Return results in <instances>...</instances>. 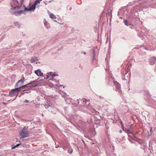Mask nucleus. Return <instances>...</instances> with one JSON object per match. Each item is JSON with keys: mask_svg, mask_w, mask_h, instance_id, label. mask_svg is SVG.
<instances>
[{"mask_svg": "<svg viewBox=\"0 0 156 156\" xmlns=\"http://www.w3.org/2000/svg\"><path fill=\"white\" fill-rule=\"evenodd\" d=\"M76 103L79 106V110L85 113H88L87 110H88L91 113H95L97 115H99V113L91 107L89 101H87L86 99H77Z\"/></svg>", "mask_w": 156, "mask_h": 156, "instance_id": "nucleus-1", "label": "nucleus"}, {"mask_svg": "<svg viewBox=\"0 0 156 156\" xmlns=\"http://www.w3.org/2000/svg\"><path fill=\"white\" fill-rule=\"evenodd\" d=\"M24 0H10V5L12 8L10 9V12L11 14L15 16L17 15L16 13L17 12L16 10L21 9Z\"/></svg>", "mask_w": 156, "mask_h": 156, "instance_id": "nucleus-2", "label": "nucleus"}, {"mask_svg": "<svg viewBox=\"0 0 156 156\" xmlns=\"http://www.w3.org/2000/svg\"><path fill=\"white\" fill-rule=\"evenodd\" d=\"M139 6L137 5L136 6H133L131 9L129 13V17L131 21L135 22L139 20V18L137 17L138 16V9H139Z\"/></svg>", "mask_w": 156, "mask_h": 156, "instance_id": "nucleus-3", "label": "nucleus"}, {"mask_svg": "<svg viewBox=\"0 0 156 156\" xmlns=\"http://www.w3.org/2000/svg\"><path fill=\"white\" fill-rule=\"evenodd\" d=\"M20 91V90L19 87L16 88L14 89H12L9 92V94L8 95V96H10L11 97H14L16 96H17L18 93Z\"/></svg>", "mask_w": 156, "mask_h": 156, "instance_id": "nucleus-4", "label": "nucleus"}, {"mask_svg": "<svg viewBox=\"0 0 156 156\" xmlns=\"http://www.w3.org/2000/svg\"><path fill=\"white\" fill-rule=\"evenodd\" d=\"M58 93L61 94L63 97L65 98V99L66 104H69L71 102L72 99L67 96V94L66 93H64L62 91L60 90L58 91Z\"/></svg>", "mask_w": 156, "mask_h": 156, "instance_id": "nucleus-5", "label": "nucleus"}, {"mask_svg": "<svg viewBox=\"0 0 156 156\" xmlns=\"http://www.w3.org/2000/svg\"><path fill=\"white\" fill-rule=\"evenodd\" d=\"M24 7V9L23 10H21L20 11H17V12L16 13V14H17L16 16L18 15H20L23 14H25V12L27 11H32L30 9V5H28L27 7H26L25 6L23 5Z\"/></svg>", "mask_w": 156, "mask_h": 156, "instance_id": "nucleus-6", "label": "nucleus"}, {"mask_svg": "<svg viewBox=\"0 0 156 156\" xmlns=\"http://www.w3.org/2000/svg\"><path fill=\"white\" fill-rule=\"evenodd\" d=\"M128 13V10L126 8L124 9H121L119 11H118V16H119L120 15H122L123 16H126L127 15Z\"/></svg>", "mask_w": 156, "mask_h": 156, "instance_id": "nucleus-7", "label": "nucleus"}, {"mask_svg": "<svg viewBox=\"0 0 156 156\" xmlns=\"http://www.w3.org/2000/svg\"><path fill=\"white\" fill-rule=\"evenodd\" d=\"M58 76V75H57L54 74L52 72H50L49 73V75H47L44 76V79H48L49 78L50 76H51V78H52V80L53 81H55L56 82H57L58 81V80H57V81L56 80L54 79V77Z\"/></svg>", "mask_w": 156, "mask_h": 156, "instance_id": "nucleus-8", "label": "nucleus"}, {"mask_svg": "<svg viewBox=\"0 0 156 156\" xmlns=\"http://www.w3.org/2000/svg\"><path fill=\"white\" fill-rule=\"evenodd\" d=\"M40 0H36L33 4L31 5V3H30L28 5H30V7L32 11H34L36 8V6L38 3H40Z\"/></svg>", "mask_w": 156, "mask_h": 156, "instance_id": "nucleus-9", "label": "nucleus"}, {"mask_svg": "<svg viewBox=\"0 0 156 156\" xmlns=\"http://www.w3.org/2000/svg\"><path fill=\"white\" fill-rule=\"evenodd\" d=\"M20 135L21 138L27 137L29 136L28 132V131H23L22 130L20 132Z\"/></svg>", "mask_w": 156, "mask_h": 156, "instance_id": "nucleus-10", "label": "nucleus"}, {"mask_svg": "<svg viewBox=\"0 0 156 156\" xmlns=\"http://www.w3.org/2000/svg\"><path fill=\"white\" fill-rule=\"evenodd\" d=\"M25 78L24 77H22L21 79L19 80L15 85L16 87H21V86L22 85L24 81Z\"/></svg>", "mask_w": 156, "mask_h": 156, "instance_id": "nucleus-11", "label": "nucleus"}, {"mask_svg": "<svg viewBox=\"0 0 156 156\" xmlns=\"http://www.w3.org/2000/svg\"><path fill=\"white\" fill-rule=\"evenodd\" d=\"M93 56L92 58V64L93 65L95 66H98V65L97 64V61L96 60L95 56V51L94 49L93 50Z\"/></svg>", "mask_w": 156, "mask_h": 156, "instance_id": "nucleus-12", "label": "nucleus"}, {"mask_svg": "<svg viewBox=\"0 0 156 156\" xmlns=\"http://www.w3.org/2000/svg\"><path fill=\"white\" fill-rule=\"evenodd\" d=\"M114 83L116 88V90L118 91L119 93L121 92V90L120 89V85L119 83L116 81H115V80H114Z\"/></svg>", "mask_w": 156, "mask_h": 156, "instance_id": "nucleus-13", "label": "nucleus"}, {"mask_svg": "<svg viewBox=\"0 0 156 156\" xmlns=\"http://www.w3.org/2000/svg\"><path fill=\"white\" fill-rule=\"evenodd\" d=\"M38 79H37L35 80L30 81V83L32 87H36L38 85Z\"/></svg>", "mask_w": 156, "mask_h": 156, "instance_id": "nucleus-14", "label": "nucleus"}, {"mask_svg": "<svg viewBox=\"0 0 156 156\" xmlns=\"http://www.w3.org/2000/svg\"><path fill=\"white\" fill-rule=\"evenodd\" d=\"M34 73L38 76H43V73L41 72L40 69H38L34 71Z\"/></svg>", "mask_w": 156, "mask_h": 156, "instance_id": "nucleus-15", "label": "nucleus"}, {"mask_svg": "<svg viewBox=\"0 0 156 156\" xmlns=\"http://www.w3.org/2000/svg\"><path fill=\"white\" fill-rule=\"evenodd\" d=\"M131 126L130 125H129L127 126L126 128H125V129H123V130L125 131L127 134H131L132 132L130 131Z\"/></svg>", "mask_w": 156, "mask_h": 156, "instance_id": "nucleus-16", "label": "nucleus"}, {"mask_svg": "<svg viewBox=\"0 0 156 156\" xmlns=\"http://www.w3.org/2000/svg\"><path fill=\"white\" fill-rule=\"evenodd\" d=\"M94 116L93 115H91L90 116V120H88L87 122L90 124L93 123V119L94 118Z\"/></svg>", "mask_w": 156, "mask_h": 156, "instance_id": "nucleus-17", "label": "nucleus"}, {"mask_svg": "<svg viewBox=\"0 0 156 156\" xmlns=\"http://www.w3.org/2000/svg\"><path fill=\"white\" fill-rule=\"evenodd\" d=\"M131 134H132L131 135H128V139H129V138H130V139H133V140H136V139H137V138L132 133Z\"/></svg>", "mask_w": 156, "mask_h": 156, "instance_id": "nucleus-18", "label": "nucleus"}, {"mask_svg": "<svg viewBox=\"0 0 156 156\" xmlns=\"http://www.w3.org/2000/svg\"><path fill=\"white\" fill-rule=\"evenodd\" d=\"M48 13L49 14L50 17L51 18L54 19H56V16L53 13H51L49 11H48Z\"/></svg>", "mask_w": 156, "mask_h": 156, "instance_id": "nucleus-19", "label": "nucleus"}, {"mask_svg": "<svg viewBox=\"0 0 156 156\" xmlns=\"http://www.w3.org/2000/svg\"><path fill=\"white\" fill-rule=\"evenodd\" d=\"M156 60V58L154 57L150 61V63L151 65H153L155 63V61Z\"/></svg>", "mask_w": 156, "mask_h": 156, "instance_id": "nucleus-20", "label": "nucleus"}, {"mask_svg": "<svg viewBox=\"0 0 156 156\" xmlns=\"http://www.w3.org/2000/svg\"><path fill=\"white\" fill-rule=\"evenodd\" d=\"M29 85V84H27L26 85H24L22 86L21 87H19L20 89V90H21V89H25L26 88H28V85Z\"/></svg>", "mask_w": 156, "mask_h": 156, "instance_id": "nucleus-21", "label": "nucleus"}, {"mask_svg": "<svg viewBox=\"0 0 156 156\" xmlns=\"http://www.w3.org/2000/svg\"><path fill=\"white\" fill-rule=\"evenodd\" d=\"M65 113L66 114H67L68 113L69 110L67 107H65L63 108Z\"/></svg>", "mask_w": 156, "mask_h": 156, "instance_id": "nucleus-22", "label": "nucleus"}, {"mask_svg": "<svg viewBox=\"0 0 156 156\" xmlns=\"http://www.w3.org/2000/svg\"><path fill=\"white\" fill-rule=\"evenodd\" d=\"M123 22H124L125 24L127 26L131 25V24L127 20H124Z\"/></svg>", "mask_w": 156, "mask_h": 156, "instance_id": "nucleus-23", "label": "nucleus"}, {"mask_svg": "<svg viewBox=\"0 0 156 156\" xmlns=\"http://www.w3.org/2000/svg\"><path fill=\"white\" fill-rule=\"evenodd\" d=\"M36 60H37V59L35 57H32L31 58L30 62L31 63H34V62Z\"/></svg>", "mask_w": 156, "mask_h": 156, "instance_id": "nucleus-24", "label": "nucleus"}, {"mask_svg": "<svg viewBox=\"0 0 156 156\" xmlns=\"http://www.w3.org/2000/svg\"><path fill=\"white\" fill-rule=\"evenodd\" d=\"M136 140L138 142V143L140 144H143L144 141V140H143L137 138V139H136Z\"/></svg>", "mask_w": 156, "mask_h": 156, "instance_id": "nucleus-25", "label": "nucleus"}, {"mask_svg": "<svg viewBox=\"0 0 156 156\" xmlns=\"http://www.w3.org/2000/svg\"><path fill=\"white\" fill-rule=\"evenodd\" d=\"M106 15L108 16H111V17H112V10H110V12L108 11V12L107 13Z\"/></svg>", "mask_w": 156, "mask_h": 156, "instance_id": "nucleus-26", "label": "nucleus"}, {"mask_svg": "<svg viewBox=\"0 0 156 156\" xmlns=\"http://www.w3.org/2000/svg\"><path fill=\"white\" fill-rule=\"evenodd\" d=\"M73 152V151L72 149H69L67 151L68 153H69V154L72 153Z\"/></svg>", "mask_w": 156, "mask_h": 156, "instance_id": "nucleus-27", "label": "nucleus"}, {"mask_svg": "<svg viewBox=\"0 0 156 156\" xmlns=\"http://www.w3.org/2000/svg\"><path fill=\"white\" fill-rule=\"evenodd\" d=\"M28 127L26 126H24L22 130H23V131H27V128Z\"/></svg>", "mask_w": 156, "mask_h": 156, "instance_id": "nucleus-28", "label": "nucleus"}, {"mask_svg": "<svg viewBox=\"0 0 156 156\" xmlns=\"http://www.w3.org/2000/svg\"><path fill=\"white\" fill-rule=\"evenodd\" d=\"M125 75H123V79L124 80H126V75L127 74V73H128V72L127 71V72H126V71H125Z\"/></svg>", "mask_w": 156, "mask_h": 156, "instance_id": "nucleus-29", "label": "nucleus"}, {"mask_svg": "<svg viewBox=\"0 0 156 156\" xmlns=\"http://www.w3.org/2000/svg\"><path fill=\"white\" fill-rule=\"evenodd\" d=\"M80 123L83 125V126H85L86 125V123L85 122L80 121Z\"/></svg>", "mask_w": 156, "mask_h": 156, "instance_id": "nucleus-30", "label": "nucleus"}, {"mask_svg": "<svg viewBox=\"0 0 156 156\" xmlns=\"http://www.w3.org/2000/svg\"><path fill=\"white\" fill-rule=\"evenodd\" d=\"M129 140L130 142H131V143H134V140H133V139H130V138H129Z\"/></svg>", "mask_w": 156, "mask_h": 156, "instance_id": "nucleus-31", "label": "nucleus"}, {"mask_svg": "<svg viewBox=\"0 0 156 156\" xmlns=\"http://www.w3.org/2000/svg\"><path fill=\"white\" fill-rule=\"evenodd\" d=\"M27 84H29V85H28V88L30 89L32 88V87L31 86V84L30 82L28 83Z\"/></svg>", "mask_w": 156, "mask_h": 156, "instance_id": "nucleus-32", "label": "nucleus"}, {"mask_svg": "<svg viewBox=\"0 0 156 156\" xmlns=\"http://www.w3.org/2000/svg\"><path fill=\"white\" fill-rule=\"evenodd\" d=\"M25 91H26L25 90H24L23 91H21V94L23 95V94H25V93H27L28 92H25Z\"/></svg>", "mask_w": 156, "mask_h": 156, "instance_id": "nucleus-33", "label": "nucleus"}, {"mask_svg": "<svg viewBox=\"0 0 156 156\" xmlns=\"http://www.w3.org/2000/svg\"><path fill=\"white\" fill-rule=\"evenodd\" d=\"M30 101H29L28 100H25L24 102H23V103H29V102Z\"/></svg>", "mask_w": 156, "mask_h": 156, "instance_id": "nucleus-34", "label": "nucleus"}, {"mask_svg": "<svg viewBox=\"0 0 156 156\" xmlns=\"http://www.w3.org/2000/svg\"><path fill=\"white\" fill-rule=\"evenodd\" d=\"M129 27L131 28V29L133 28L134 27V25H132L131 24V25H129Z\"/></svg>", "mask_w": 156, "mask_h": 156, "instance_id": "nucleus-35", "label": "nucleus"}, {"mask_svg": "<svg viewBox=\"0 0 156 156\" xmlns=\"http://www.w3.org/2000/svg\"><path fill=\"white\" fill-rule=\"evenodd\" d=\"M16 147H17L16 145H12V149H13L15 148Z\"/></svg>", "mask_w": 156, "mask_h": 156, "instance_id": "nucleus-36", "label": "nucleus"}, {"mask_svg": "<svg viewBox=\"0 0 156 156\" xmlns=\"http://www.w3.org/2000/svg\"><path fill=\"white\" fill-rule=\"evenodd\" d=\"M14 23L15 26L19 25V23L18 22H15Z\"/></svg>", "mask_w": 156, "mask_h": 156, "instance_id": "nucleus-37", "label": "nucleus"}, {"mask_svg": "<svg viewBox=\"0 0 156 156\" xmlns=\"http://www.w3.org/2000/svg\"><path fill=\"white\" fill-rule=\"evenodd\" d=\"M50 106L48 105V104H46L45 105V108H48V107H49Z\"/></svg>", "mask_w": 156, "mask_h": 156, "instance_id": "nucleus-38", "label": "nucleus"}, {"mask_svg": "<svg viewBox=\"0 0 156 156\" xmlns=\"http://www.w3.org/2000/svg\"><path fill=\"white\" fill-rule=\"evenodd\" d=\"M43 79H41L40 80H38V83H41L43 82Z\"/></svg>", "mask_w": 156, "mask_h": 156, "instance_id": "nucleus-39", "label": "nucleus"}, {"mask_svg": "<svg viewBox=\"0 0 156 156\" xmlns=\"http://www.w3.org/2000/svg\"><path fill=\"white\" fill-rule=\"evenodd\" d=\"M21 144H22V143H20V144H18L16 146V147H17L20 146V145H21Z\"/></svg>", "mask_w": 156, "mask_h": 156, "instance_id": "nucleus-40", "label": "nucleus"}, {"mask_svg": "<svg viewBox=\"0 0 156 156\" xmlns=\"http://www.w3.org/2000/svg\"><path fill=\"white\" fill-rule=\"evenodd\" d=\"M130 73L129 72V73H128V75L129 76V78H130Z\"/></svg>", "mask_w": 156, "mask_h": 156, "instance_id": "nucleus-41", "label": "nucleus"}, {"mask_svg": "<svg viewBox=\"0 0 156 156\" xmlns=\"http://www.w3.org/2000/svg\"><path fill=\"white\" fill-rule=\"evenodd\" d=\"M138 34V36L140 37H141L142 36V35L140 34Z\"/></svg>", "mask_w": 156, "mask_h": 156, "instance_id": "nucleus-42", "label": "nucleus"}, {"mask_svg": "<svg viewBox=\"0 0 156 156\" xmlns=\"http://www.w3.org/2000/svg\"><path fill=\"white\" fill-rule=\"evenodd\" d=\"M82 53L84 54H86V52L84 51H82Z\"/></svg>", "mask_w": 156, "mask_h": 156, "instance_id": "nucleus-43", "label": "nucleus"}, {"mask_svg": "<svg viewBox=\"0 0 156 156\" xmlns=\"http://www.w3.org/2000/svg\"><path fill=\"white\" fill-rule=\"evenodd\" d=\"M59 145H57V146H56V147H55V148H57L58 147H59Z\"/></svg>", "mask_w": 156, "mask_h": 156, "instance_id": "nucleus-44", "label": "nucleus"}, {"mask_svg": "<svg viewBox=\"0 0 156 156\" xmlns=\"http://www.w3.org/2000/svg\"><path fill=\"white\" fill-rule=\"evenodd\" d=\"M122 130H120L119 131V132L120 133H122Z\"/></svg>", "mask_w": 156, "mask_h": 156, "instance_id": "nucleus-45", "label": "nucleus"}, {"mask_svg": "<svg viewBox=\"0 0 156 156\" xmlns=\"http://www.w3.org/2000/svg\"><path fill=\"white\" fill-rule=\"evenodd\" d=\"M16 141L17 142L18 141V139L17 138H16Z\"/></svg>", "mask_w": 156, "mask_h": 156, "instance_id": "nucleus-46", "label": "nucleus"}, {"mask_svg": "<svg viewBox=\"0 0 156 156\" xmlns=\"http://www.w3.org/2000/svg\"><path fill=\"white\" fill-rule=\"evenodd\" d=\"M152 130V128L151 127L150 129V131L151 132Z\"/></svg>", "mask_w": 156, "mask_h": 156, "instance_id": "nucleus-47", "label": "nucleus"}, {"mask_svg": "<svg viewBox=\"0 0 156 156\" xmlns=\"http://www.w3.org/2000/svg\"><path fill=\"white\" fill-rule=\"evenodd\" d=\"M114 111L115 112L116 111V110L115 109H114Z\"/></svg>", "mask_w": 156, "mask_h": 156, "instance_id": "nucleus-48", "label": "nucleus"}, {"mask_svg": "<svg viewBox=\"0 0 156 156\" xmlns=\"http://www.w3.org/2000/svg\"><path fill=\"white\" fill-rule=\"evenodd\" d=\"M55 85H56V86H57V87H58V86H58V85L57 84H55Z\"/></svg>", "mask_w": 156, "mask_h": 156, "instance_id": "nucleus-49", "label": "nucleus"}, {"mask_svg": "<svg viewBox=\"0 0 156 156\" xmlns=\"http://www.w3.org/2000/svg\"><path fill=\"white\" fill-rule=\"evenodd\" d=\"M21 95H19V97H21Z\"/></svg>", "mask_w": 156, "mask_h": 156, "instance_id": "nucleus-50", "label": "nucleus"}, {"mask_svg": "<svg viewBox=\"0 0 156 156\" xmlns=\"http://www.w3.org/2000/svg\"><path fill=\"white\" fill-rule=\"evenodd\" d=\"M110 10H111V9H109V10H108V11H109V12H110Z\"/></svg>", "mask_w": 156, "mask_h": 156, "instance_id": "nucleus-51", "label": "nucleus"}, {"mask_svg": "<svg viewBox=\"0 0 156 156\" xmlns=\"http://www.w3.org/2000/svg\"><path fill=\"white\" fill-rule=\"evenodd\" d=\"M112 79H114V77H112Z\"/></svg>", "mask_w": 156, "mask_h": 156, "instance_id": "nucleus-52", "label": "nucleus"}, {"mask_svg": "<svg viewBox=\"0 0 156 156\" xmlns=\"http://www.w3.org/2000/svg\"><path fill=\"white\" fill-rule=\"evenodd\" d=\"M51 1H49V2H51Z\"/></svg>", "mask_w": 156, "mask_h": 156, "instance_id": "nucleus-53", "label": "nucleus"}, {"mask_svg": "<svg viewBox=\"0 0 156 156\" xmlns=\"http://www.w3.org/2000/svg\"><path fill=\"white\" fill-rule=\"evenodd\" d=\"M78 107V106L76 105V107Z\"/></svg>", "mask_w": 156, "mask_h": 156, "instance_id": "nucleus-54", "label": "nucleus"}, {"mask_svg": "<svg viewBox=\"0 0 156 156\" xmlns=\"http://www.w3.org/2000/svg\"><path fill=\"white\" fill-rule=\"evenodd\" d=\"M75 115V116H77V115Z\"/></svg>", "mask_w": 156, "mask_h": 156, "instance_id": "nucleus-55", "label": "nucleus"}, {"mask_svg": "<svg viewBox=\"0 0 156 156\" xmlns=\"http://www.w3.org/2000/svg\"><path fill=\"white\" fill-rule=\"evenodd\" d=\"M55 22H57V21H56V20H55Z\"/></svg>", "mask_w": 156, "mask_h": 156, "instance_id": "nucleus-56", "label": "nucleus"}, {"mask_svg": "<svg viewBox=\"0 0 156 156\" xmlns=\"http://www.w3.org/2000/svg\"><path fill=\"white\" fill-rule=\"evenodd\" d=\"M75 107H76L75 106H74V107H73V108H75Z\"/></svg>", "mask_w": 156, "mask_h": 156, "instance_id": "nucleus-57", "label": "nucleus"}, {"mask_svg": "<svg viewBox=\"0 0 156 156\" xmlns=\"http://www.w3.org/2000/svg\"><path fill=\"white\" fill-rule=\"evenodd\" d=\"M75 107H76L75 106H74V107H73V108H75Z\"/></svg>", "mask_w": 156, "mask_h": 156, "instance_id": "nucleus-58", "label": "nucleus"}, {"mask_svg": "<svg viewBox=\"0 0 156 156\" xmlns=\"http://www.w3.org/2000/svg\"><path fill=\"white\" fill-rule=\"evenodd\" d=\"M75 107H76L75 106H74V107H73V108H75Z\"/></svg>", "mask_w": 156, "mask_h": 156, "instance_id": "nucleus-59", "label": "nucleus"}, {"mask_svg": "<svg viewBox=\"0 0 156 156\" xmlns=\"http://www.w3.org/2000/svg\"><path fill=\"white\" fill-rule=\"evenodd\" d=\"M42 116H43V114H42Z\"/></svg>", "mask_w": 156, "mask_h": 156, "instance_id": "nucleus-60", "label": "nucleus"}, {"mask_svg": "<svg viewBox=\"0 0 156 156\" xmlns=\"http://www.w3.org/2000/svg\"><path fill=\"white\" fill-rule=\"evenodd\" d=\"M121 125H122L123 126V124H121Z\"/></svg>", "mask_w": 156, "mask_h": 156, "instance_id": "nucleus-61", "label": "nucleus"}, {"mask_svg": "<svg viewBox=\"0 0 156 156\" xmlns=\"http://www.w3.org/2000/svg\"><path fill=\"white\" fill-rule=\"evenodd\" d=\"M121 125H122L123 126V124H121Z\"/></svg>", "mask_w": 156, "mask_h": 156, "instance_id": "nucleus-62", "label": "nucleus"}, {"mask_svg": "<svg viewBox=\"0 0 156 156\" xmlns=\"http://www.w3.org/2000/svg\"><path fill=\"white\" fill-rule=\"evenodd\" d=\"M45 4L46 5V3H45Z\"/></svg>", "mask_w": 156, "mask_h": 156, "instance_id": "nucleus-63", "label": "nucleus"}, {"mask_svg": "<svg viewBox=\"0 0 156 156\" xmlns=\"http://www.w3.org/2000/svg\"><path fill=\"white\" fill-rule=\"evenodd\" d=\"M0 156H2V155H0Z\"/></svg>", "mask_w": 156, "mask_h": 156, "instance_id": "nucleus-64", "label": "nucleus"}]
</instances>
